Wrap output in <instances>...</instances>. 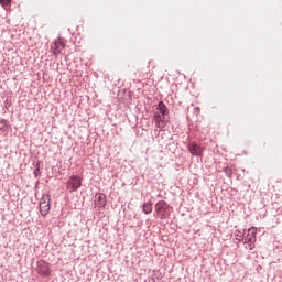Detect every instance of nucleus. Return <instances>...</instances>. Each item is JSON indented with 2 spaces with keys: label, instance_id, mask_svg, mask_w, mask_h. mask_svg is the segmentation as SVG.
<instances>
[{
  "label": "nucleus",
  "instance_id": "5",
  "mask_svg": "<svg viewBox=\"0 0 282 282\" xmlns=\"http://www.w3.org/2000/svg\"><path fill=\"white\" fill-rule=\"evenodd\" d=\"M37 272L42 276H50L51 271H50V263L41 260L37 262Z\"/></svg>",
  "mask_w": 282,
  "mask_h": 282
},
{
  "label": "nucleus",
  "instance_id": "6",
  "mask_svg": "<svg viewBox=\"0 0 282 282\" xmlns=\"http://www.w3.org/2000/svg\"><path fill=\"white\" fill-rule=\"evenodd\" d=\"M187 149L189 153H192L193 155H196L197 158H202L204 153V148H202V145L197 143H189Z\"/></svg>",
  "mask_w": 282,
  "mask_h": 282
},
{
  "label": "nucleus",
  "instance_id": "11",
  "mask_svg": "<svg viewBox=\"0 0 282 282\" xmlns=\"http://www.w3.org/2000/svg\"><path fill=\"white\" fill-rule=\"evenodd\" d=\"M39 173H41V162L37 161L35 164V171H34L35 177L39 176Z\"/></svg>",
  "mask_w": 282,
  "mask_h": 282
},
{
  "label": "nucleus",
  "instance_id": "2",
  "mask_svg": "<svg viewBox=\"0 0 282 282\" xmlns=\"http://www.w3.org/2000/svg\"><path fill=\"white\" fill-rule=\"evenodd\" d=\"M80 186H83V178L78 175L70 176L66 182V188L70 193L78 191Z\"/></svg>",
  "mask_w": 282,
  "mask_h": 282
},
{
  "label": "nucleus",
  "instance_id": "1",
  "mask_svg": "<svg viewBox=\"0 0 282 282\" xmlns=\"http://www.w3.org/2000/svg\"><path fill=\"white\" fill-rule=\"evenodd\" d=\"M166 116H169V108H166L163 101H160L153 115V120L158 129H164L166 127Z\"/></svg>",
  "mask_w": 282,
  "mask_h": 282
},
{
  "label": "nucleus",
  "instance_id": "4",
  "mask_svg": "<svg viewBox=\"0 0 282 282\" xmlns=\"http://www.w3.org/2000/svg\"><path fill=\"white\" fill-rule=\"evenodd\" d=\"M63 50H65V40L61 37L54 40V42L51 44V52L55 57L62 54Z\"/></svg>",
  "mask_w": 282,
  "mask_h": 282
},
{
  "label": "nucleus",
  "instance_id": "9",
  "mask_svg": "<svg viewBox=\"0 0 282 282\" xmlns=\"http://www.w3.org/2000/svg\"><path fill=\"white\" fill-rule=\"evenodd\" d=\"M248 237H251L248 239V243H249V250H252V243H254V241H257V228L251 227L248 229Z\"/></svg>",
  "mask_w": 282,
  "mask_h": 282
},
{
  "label": "nucleus",
  "instance_id": "8",
  "mask_svg": "<svg viewBox=\"0 0 282 282\" xmlns=\"http://www.w3.org/2000/svg\"><path fill=\"white\" fill-rule=\"evenodd\" d=\"M107 206V196L105 194H97L95 199V208H105Z\"/></svg>",
  "mask_w": 282,
  "mask_h": 282
},
{
  "label": "nucleus",
  "instance_id": "10",
  "mask_svg": "<svg viewBox=\"0 0 282 282\" xmlns=\"http://www.w3.org/2000/svg\"><path fill=\"white\" fill-rule=\"evenodd\" d=\"M152 212H153V205L151 203L143 204V213H145V215H149Z\"/></svg>",
  "mask_w": 282,
  "mask_h": 282
},
{
  "label": "nucleus",
  "instance_id": "3",
  "mask_svg": "<svg viewBox=\"0 0 282 282\" xmlns=\"http://www.w3.org/2000/svg\"><path fill=\"white\" fill-rule=\"evenodd\" d=\"M50 202H52L50 194H44L40 200V213L42 217H45L50 214Z\"/></svg>",
  "mask_w": 282,
  "mask_h": 282
},
{
  "label": "nucleus",
  "instance_id": "12",
  "mask_svg": "<svg viewBox=\"0 0 282 282\" xmlns=\"http://www.w3.org/2000/svg\"><path fill=\"white\" fill-rule=\"evenodd\" d=\"M1 6H10L12 3V0H0Z\"/></svg>",
  "mask_w": 282,
  "mask_h": 282
},
{
  "label": "nucleus",
  "instance_id": "7",
  "mask_svg": "<svg viewBox=\"0 0 282 282\" xmlns=\"http://www.w3.org/2000/svg\"><path fill=\"white\" fill-rule=\"evenodd\" d=\"M166 208H169V205L164 200L158 202L155 204V213L158 217L164 219V213L166 212Z\"/></svg>",
  "mask_w": 282,
  "mask_h": 282
}]
</instances>
